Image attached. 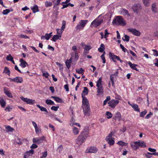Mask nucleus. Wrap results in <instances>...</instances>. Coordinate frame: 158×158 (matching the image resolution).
Wrapping results in <instances>:
<instances>
[{"label":"nucleus","instance_id":"1","mask_svg":"<svg viewBox=\"0 0 158 158\" xmlns=\"http://www.w3.org/2000/svg\"><path fill=\"white\" fill-rule=\"evenodd\" d=\"M88 132L87 131L81 132L76 140L77 144L79 145H80L83 143L88 136Z\"/></svg>","mask_w":158,"mask_h":158},{"label":"nucleus","instance_id":"2","mask_svg":"<svg viewBox=\"0 0 158 158\" xmlns=\"http://www.w3.org/2000/svg\"><path fill=\"white\" fill-rule=\"evenodd\" d=\"M113 24L116 25H121L124 26L126 24V23L121 16H117L114 19L113 22Z\"/></svg>","mask_w":158,"mask_h":158},{"label":"nucleus","instance_id":"3","mask_svg":"<svg viewBox=\"0 0 158 158\" xmlns=\"http://www.w3.org/2000/svg\"><path fill=\"white\" fill-rule=\"evenodd\" d=\"M100 15L95 19L91 23L90 27H97L102 22L103 20L102 19H99L98 18Z\"/></svg>","mask_w":158,"mask_h":158},{"label":"nucleus","instance_id":"4","mask_svg":"<svg viewBox=\"0 0 158 158\" xmlns=\"http://www.w3.org/2000/svg\"><path fill=\"white\" fill-rule=\"evenodd\" d=\"M88 22V20H81L77 25L76 27V29L80 30L83 29Z\"/></svg>","mask_w":158,"mask_h":158},{"label":"nucleus","instance_id":"5","mask_svg":"<svg viewBox=\"0 0 158 158\" xmlns=\"http://www.w3.org/2000/svg\"><path fill=\"white\" fill-rule=\"evenodd\" d=\"M85 115L89 116L90 115V110L89 105L82 106Z\"/></svg>","mask_w":158,"mask_h":158},{"label":"nucleus","instance_id":"6","mask_svg":"<svg viewBox=\"0 0 158 158\" xmlns=\"http://www.w3.org/2000/svg\"><path fill=\"white\" fill-rule=\"evenodd\" d=\"M127 30L134 35L139 36L140 35L141 32L135 28H128Z\"/></svg>","mask_w":158,"mask_h":158},{"label":"nucleus","instance_id":"7","mask_svg":"<svg viewBox=\"0 0 158 158\" xmlns=\"http://www.w3.org/2000/svg\"><path fill=\"white\" fill-rule=\"evenodd\" d=\"M20 98L24 102H26L27 104L30 105L33 104L35 102V100H32L27 98H25L22 96L20 97Z\"/></svg>","mask_w":158,"mask_h":158},{"label":"nucleus","instance_id":"8","mask_svg":"<svg viewBox=\"0 0 158 158\" xmlns=\"http://www.w3.org/2000/svg\"><path fill=\"white\" fill-rule=\"evenodd\" d=\"M119 101L114 99L111 100L108 103L109 106L111 108H114L115 106L118 103Z\"/></svg>","mask_w":158,"mask_h":158},{"label":"nucleus","instance_id":"9","mask_svg":"<svg viewBox=\"0 0 158 158\" xmlns=\"http://www.w3.org/2000/svg\"><path fill=\"white\" fill-rule=\"evenodd\" d=\"M44 138L45 137L44 136H42L40 137L34 138L33 139L32 142L33 143L39 144L42 143Z\"/></svg>","mask_w":158,"mask_h":158},{"label":"nucleus","instance_id":"10","mask_svg":"<svg viewBox=\"0 0 158 158\" xmlns=\"http://www.w3.org/2000/svg\"><path fill=\"white\" fill-rule=\"evenodd\" d=\"M142 8L141 4L139 3L135 4L132 7V9L134 12H138Z\"/></svg>","mask_w":158,"mask_h":158},{"label":"nucleus","instance_id":"11","mask_svg":"<svg viewBox=\"0 0 158 158\" xmlns=\"http://www.w3.org/2000/svg\"><path fill=\"white\" fill-rule=\"evenodd\" d=\"M98 151V148L96 147H91L88 148L86 150V153H95Z\"/></svg>","mask_w":158,"mask_h":158},{"label":"nucleus","instance_id":"12","mask_svg":"<svg viewBox=\"0 0 158 158\" xmlns=\"http://www.w3.org/2000/svg\"><path fill=\"white\" fill-rule=\"evenodd\" d=\"M72 50L74 51L75 52L74 53L72 52V54L74 57V60L77 61L79 58L78 54L77 52V48L75 45H74L72 47Z\"/></svg>","mask_w":158,"mask_h":158},{"label":"nucleus","instance_id":"13","mask_svg":"<svg viewBox=\"0 0 158 158\" xmlns=\"http://www.w3.org/2000/svg\"><path fill=\"white\" fill-rule=\"evenodd\" d=\"M73 60V61L75 62L76 61L74 60V57L72 55V57L70 58L69 60H67L65 64L66 66L69 69L70 67L71 64V63Z\"/></svg>","mask_w":158,"mask_h":158},{"label":"nucleus","instance_id":"14","mask_svg":"<svg viewBox=\"0 0 158 158\" xmlns=\"http://www.w3.org/2000/svg\"><path fill=\"white\" fill-rule=\"evenodd\" d=\"M81 95L82 98V106L89 105V101L82 94Z\"/></svg>","mask_w":158,"mask_h":158},{"label":"nucleus","instance_id":"15","mask_svg":"<svg viewBox=\"0 0 158 158\" xmlns=\"http://www.w3.org/2000/svg\"><path fill=\"white\" fill-rule=\"evenodd\" d=\"M110 56L111 57L112 59L114 62L116 61V60H119L121 63H122L123 62V60H120L119 57L118 56L115 55H113L112 54L110 53Z\"/></svg>","mask_w":158,"mask_h":158},{"label":"nucleus","instance_id":"16","mask_svg":"<svg viewBox=\"0 0 158 158\" xmlns=\"http://www.w3.org/2000/svg\"><path fill=\"white\" fill-rule=\"evenodd\" d=\"M134 143L137 144L139 147L144 148L146 147L145 143L142 141L138 140L137 141L134 142Z\"/></svg>","mask_w":158,"mask_h":158},{"label":"nucleus","instance_id":"17","mask_svg":"<svg viewBox=\"0 0 158 158\" xmlns=\"http://www.w3.org/2000/svg\"><path fill=\"white\" fill-rule=\"evenodd\" d=\"M9 79L10 81H14L17 83H21L23 81L22 78L20 77H16L13 79L10 78Z\"/></svg>","mask_w":158,"mask_h":158},{"label":"nucleus","instance_id":"18","mask_svg":"<svg viewBox=\"0 0 158 158\" xmlns=\"http://www.w3.org/2000/svg\"><path fill=\"white\" fill-rule=\"evenodd\" d=\"M4 93L9 97L12 98L13 96L10 91L8 90L6 87H4Z\"/></svg>","mask_w":158,"mask_h":158},{"label":"nucleus","instance_id":"19","mask_svg":"<svg viewBox=\"0 0 158 158\" xmlns=\"http://www.w3.org/2000/svg\"><path fill=\"white\" fill-rule=\"evenodd\" d=\"M52 32L50 33L49 34H46L45 35H42L41 37V39H46L47 40H48L52 36Z\"/></svg>","mask_w":158,"mask_h":158},{"label":"nucleus","instance_id":"20","mask_svg":"<svg viewBox=\"0 0 158 158\" xmlns=\"http://www.w3.org/2000/svg\"><path fill=\"white\" fill-rule=\"evenodd\" d=\"M20 65L22 68H24L27 65V63L22 58L20 59Z\"/></svg>","mask_w":158,"mask_h":158},{"label":"nucleus","instance_id":"21","mask_svg":"<svg viewBox=\"0 0 158 158\" xmlns=\"http://www.w3.org/2000/svg\"><path fill=\"white\" fill-rule=\"evenodd\" d=\"M131 106L134 109V110L136 111L139 112H140L139 109V106L137 104L133 103V105H131Z\"/></svg>","mask_w":158,"mask_h":158},{"label":"nucleus","instance_id":"22","mask_svg":"<svg viewBox=\"0 0 158 158\" xmlns=\"http://www.w3.org/2000/svg\"><path fill=\"white\" fill-rule=\"evenodd\" d=\"M80 129L76 127H73L72 128V131L74 135H78Z\"/></svg>","mask_w":158,"mask_h":158},{"label":"nucleus","instance_id":"23","mask_svg":"<svg viewBox=\"0 0 158 158\" xmlns=\"http://www.w3.org/2000/svg\"><path fill=\"white\" fill-rule=\"evenodd\" d=\"M97 93L98 94L97 95H102L103 93V87H97Z\"/></svg>","mask_w":158,"mask_h":158},{"label":"nucleus","instance_id":"24","mask_svg":"<svg viewBox=\"0 0 158 158\" xmlns=\"http://www.w3.org/2000/svg\"><path fill=\"white\" fill-rule=\"evenodd\" d=\"M36 106H37L40 109V110L41 111L45 112L47 113H48V111L46 108L43 106H40L39 104H37Z\"/></svg>","mask_w":158,"mask_h":158},{"label":"nucleus","instance_id":"25","mask_svg":"<svg viewBox=\"0 0 158 158\" xmlns=\"http://www.w3.org/2000/svg\"><path fill=\"white\" fill-rule=\"evenodd\" d=\"M31 9L32 10L33 13H35L39 11L38 7L36 5H35L31 7Z\"/></svg>","mask_w":158,"mask_h":158},{"label":"nucleus","instance_id":"26","mask_svg":"<svg viewBox=\"0 0 158 158\" xmlns=\"http://www.w3.org/2000/svg\"><path fill=\"white\" fill-rule=\"evenodd\" d=\"M51 98H53L57 102L62 103L63 102L61 98L58 97L52 96L51 97Z\"/></svg>","mask_w":158,"mask_h":158},{"label":"nucleus","instance_id":"27","mask_svg":"<svg viewBox=\"0 0 158 158\" xmlns=\"http://www.w3.org/2000/svg\"><path fill=\"white\" fill-rule=\"evenodd\" d=\"M102 78L101 77L97 82L96 86L97 87H103L102 85Z\"/></svg>","mask_w":158,"mask_h":158},{"label":"nucleus","instance_id":"28","mask_svg":"<svg viewBox=\"0 0 158 158\" xmlns=\"http://www.w3.org/2000/svg\"><path fill=\"white\" fill-rule=\"evenodd\" d=\"M23 140L22 139L18 137H16L15 139V142L19 144H22L23 143Z\"/></svg>","mask_w":158,"mask_h":158},{"label":"nucleus","instance_id":"29","mask_svg":"<svg viewBox=\"0 0 158 158\" xmlns=\"http://www.w3.org/2000/svg\"><path fill=\"white\" fill-rule=\"evenodd\" d=\"M131 146L132 149L134 150H136L139 149V147L137 144L135 143H131Z\"/></svg>","mask_w":158,"mask_h":158},{"label":"nucleus","instance_id":"30","mask_svg":"<svg viewBox=\"0 0 158 158\" xmlns=\"http://www.w3.org/2000/svg\"><path fill=\"white\" fill-rule=\"evenodd\" d=\"M61 35H55L53 36L52 38V40L53 41L56 42L57 40L60 39Z\"/></svg>","mask_w":158,"mask_h":158},{"label":"nucleus","instance_id":"31","mask_svg":"<svg viewBox=\"0 0 158 158\" xmlns=\"http://www.w3.org/2000/svg\"><path fill=\"white\" fill-rule=\"evenodd\" d=\"M115 119L120 121L121 120V115L120 113H117L115 115Z\"/></svg>","mask_w":158,"mask_h":158},{"label":"nucleus","instance_id":"32","mask_svg":"<svg viewBox=\"0 0 158 158\" xmlns=\"http://www.w3.org/2000/svg\"><path fill=\"white\" fill-rule=\"evenodd\" d=\"M13 10L12 8L10 9H6L5 10H4L2 12V14L4 15H7L10 12L12 11Z\"/></svg>","mask_w":158,"mask_h":158},{"label":"nucleus","instance_id":"33","mask_svg":"<svg viewBox=\"0 0 158 158\" xmlns=\"http://www.w3.org/2000/svg\"><path fill=\"white\" fill-rule=\"evenodd\" d=\"M109 144L110 145H113L114 143V138L113 139H106Z\"/></svg>","mask_w":158,"mask_h":158},{"label":"nucleus","instance_id":"34","mask_svg":"<svg viewBox=\"0 0 158 158\" xmlns=\"http://www.w3.org/2000/svg\"><path fill=\"white\" fill-rule=\"evenodd\" d=\"M105 49L104 45L103 44H101L100 47L98 48V51L100 52H102Z\"/></svg>","mask_w":158,"mask_h":158},{"label":"nucleus","instance_id":"35","mask_svg":"<svg viewBox=\"0 0 158 158\" xmlns=\"http://www.w3.org/2000/svg\"><path fill=\"white\" fill-rule=\"evenodd\" d=\"M73 119H72V118L71 119L72 122L73 121ZM69 125L70 126L72 127H74V125L77 126L78 127H81L79 123H75L74 122H71V123H69Z\"/></svg>","mask_w":158,"mask_h":158},{"label":"nucleus","instance_id":"36","mask_svg":"<svg viewBox=\"0 0 158 158\" xmlns=\"http://www.w3.org/2000/svg\"><path fill=\"white\" fill-rule=\"evenodd\" d=\"M0 104L2 107H4L6 105V102L1 97H0Z\"/></svg>","mask_w":158,"mask_h":158},{"label":"nucleus","instance_id":"37","mask_svg":"<svg viewBox=\"0 0 158 158\" xmlns=\"http://www.w3.org/2000/svg\"><path fill=\"white\" fill-rule=\"evenodd\" d=\"M121 14L124 15H129L128 13V11L125 9H122L121 11Z\"/></svg>","mask_w":158,"mask_h":158},{"label":"nucleus","instance_id":"38","mask_svg":"<svg viewBox=\"0 0 158 158\" xmlns=\"http://www.w3.org/2000/svg\"><path fill=\"white\" fill-rule=\"evenodd\" d=\"M45 102L47 105H54V102L50 99L46 100Z\"/></svg>","mask_w":158,"mask_h":158},{"label":"nucleus","instance_id":"39","mask_svg":"<svg viewBox=\"0 0 158 158\" xmlns=\"http://www.w3.org/2000/svg\"><path fill=\"white\" fill-rule=\"evenodd\" d=\"M128 64L130 67L133 69H136L135 68V66L137 65L136 64H132L131 62L129 61L128 62Z\"/></svg>","mask_w":158,"mask_h":158},{"label":"nucleus","instance_id":"40","mask_svg":"<svg viewBox=\"0 0 158 158\" xmlns=\"http://www.w3.org/2000/svg\"><path fill=\"white\" fill-rule=\"evenodd\" d=\"M35 133L38 135L41 133V129L39 127H38L35 129Z\"/></svg>","mask_w":158,"mask_h":158},{"label":"nucleus","instance_id":"41","mask_svg":"<svg viewBox=\"0 0 158 158\" xmlns=\"http://www.w3.org/2000/svg\"><path fill=\"white\" fill-rule=\"evenodd\" d=\"M144 5L146 6H148L150 5V0H142Z\"/></svg>","mask_w":158,"mask_h":158},{"label":"nucleus","instance_id":"42","mask_svg":"<svg viewBox=\"0 0 158 158\" xmlns=\"http://www.w3.org/2000/svg\"><path fill=\"white\" fill-rule=\"evenodd\" d=\"M117 144L121 146H127V143H125L124 142L122 141H118Z\"/></svg>","mask_w":158,"mask_h":158},{"label":"nucleus","instance_id":"43","mask_svg":"<svg viewBox=\"0 0 158 158\" xmlns=\"http://www.w3.org/2000/svg\"><path fill=\"white\" fill-rule=\"evenodd\" d=\"M114 133L112 132H110L107 136L106 137L105 139H113L114 138H112V136L113 135Z\"/></svg>","mask_w":158,"mask_h":158},{"label":"nucleus","instance_id":"44","mask_svg":"<svg viewBox=\"0 0 158 158\" xmlns=\"http://www.w3.org/2000/svg\"><path fill=\"white\" fill-rule=\"evenodd\" d=\"M85 51H88L92 48L91 47L90 45H85L84 47Z\"/></svg>","mask_w":158,"mask_h":158},{"label":"nucleus","instance_id":"45","mask_svg":"<svg viewBox=\"0 0 158 158\" xmlns=\"http://www.w3.org/2000/svg\"><path fill=\"white\" fill-rule=\"evenodd\" d=\"M45 5L46 7L50 6L52 5V3L51 2L46 1L45 3Z\"/></svg>","mask_w":158,"mask_h":158},{"label":"nucleus","instance_id":"46","mask_svg":"<svg viewBox=\"0 0 158 158\" xmlns=\"http://www.w3.org/2000/svg\"><path fill=\"white\" fill-rule=\"evenodd\" d=\"M130 37L129 36L125 35L124 37L123 38V40L124 41H125L127 42H128L129 40Z\"/></svg>","mask_w":158,"mask_h":158},{"label":"nucleus","instance_id":"47","mask_svg":"<svg viewBox=\"0 0 158 158\" xmlns=\"http://www.w3.org/2000/svg\"><path fill=\"white\" fill-rule=\"evenodd\" d=\"M110 96H107L106 97V99L104 101L103 105L105 106L106 105L107 102L110 100Z\"/></svg>","mask_w":158,"mask_h":158},{"label":"nucleus","instance_id":"48","mask_svg":"<svg viewBox=\"0 0 158 158\" xmlns=\"http://www.w3.org/2000/svg\"><path fill=\"white\" fill-rule=\"evenodd\" d=\"M156 5L155 4H152V10L153 12L155 13H156L157 12V10L156 8Z\"/></svg>","mask_w":158,"mask_h":158},{"label":"nucleus","instance_id":"49","mask_svg":"<svg viewBox=\"0 0 158 158\" xmlns=\"http://www.w3.org/2000/svg\"><path fill=\"white\" fill-rule=\"evenodd\" d=\"M106 115L107 116V118L109 119L111 118L112 116V114L109 112H106Z\"/></svg>","mask_w":158,"mask_h":158},{"label":"nucleus","instance_id":"50","mask_svg":"<svg viewBox=\"0 0 158 158\" xmlns=\"http://www.w3.org/2000/svg\"><path fill=\"white\" fill-rule=\"evenodd\" d=\"M147 113V111L145 110L144 111L141 112L140 114V116L141 117H143L144 115H145Z\"/></svg>","mask_w":158,"mask_h":158},{"label":"nucleus","instance_id":"51","mask_svg":"<svg viewBox=\"0 0 158 158\" xmlns=\"http://www.w3.org/2000/svg\"><path fill=\"white\" fill-rule=\"evenodd\" d=\"M6 128L8 131L12 132L14 130V129L9 126H7L6 127Z\"/></svg>","mask_w":158,"mask_h":158},{"label":"nucleus","instance_id":"52","mask_svg":"<svg viewBox=\"0 0 158 158\" xmlns=\"http://www.w3.org/2000/svg\"><path fill=\"white\" fill-rule=\"evenodd\" d=\"M83 93H85L84 95H87L88 94V89L86 87H84V89L83 91Z\"/></svg>","mask_w":158,"mask_h":158},{"label":"nucleus","instance_id":"53","mask_svg":"<svg viewBox=\"0 0 158 158\" xmlns=\"http://www.w3.org/2000/svg\"><path fill=\"white\" fill-rule=\"evenodd\" d=\"M115 74H112L110 76V79L111 81L112 85L113 86L114 84V76Z\"/></svg>","mask_w":158,"mask_h":158},{"label":"nucleus","instance_id":"54","mask_svg":"<svg viewBox=\"0 0 158 158\" xmlns=\"http://www.w3.org/2000/svg\"><path fill=\"white\" fill-rule=\"evenodd\" d=\"M6 59L8 60L11 61L13 60V58L11 56L10 54H9L8 56H7Z\"/></svg>","mask_w":158,"mask_h":158},{"label":"nucleus","instance_id":"55","mask_svg":"<svg viewBox=\"0 0 158 158\" xmlns=\"http://www.w3.org/2000/svg\"><path fill=\"white\" fill-rule=\"evenodd\" d=\"M65 24H66V22L65 21L63 20L62 21V26L60 29L63 31H64V29L65 28Z\"/></svg>","mask_w":158,"mask_h":158},{"label":"nucleus","instance_id":"56","mask_svg":"<svg viewBox=\"0 0 158 158\" xmlns=\"http://www.w3.org/2000/svg\"><path fill=\"white\" fill-rule=\"evenodd\" d=\"M42 153L43 155L42 156L40 157V158H45L47 156V151H46L44 152H42Z\"/></svg>","mask_w":158,"mask_h":158},{"label":"nucleus","instance_id":"57","mask_svg":"<svg viewBox=\"0 0 158 158\" xmlns=\"http://www.w3.org/2000/svg\"><path fill=\"white\" fill-rule=\"evenodd\" d=\"M110 33L108 32V30L106 29L105 31V35L104 38L105 39H106V40L107 39V35H109Z\"/></svg>","mask_w":158,"mask_h":158},{"label":"nucleus","instance_id":"58","mask_svg":"<svg viewBox=\"0 0 158 158\" xmlns=\"http://www.w3.org/2000/svg\"><path fill=\"white\" fill-rule=\"evenodd\" d=\"M56 31L57 33L58 34V35H61L63 32V31L60 29H56Z\"/></svg>","mask_w":158,"mask_h":158},{"label":"nucleus","instance_id":"59","mask_svg":"<svg viewBox=\"0 0 158 158\" xmlns=\"http://www.w3.org/2000/svg\"><path fill=\"white\" fill-rule=\"evenodd\" d=\"M18 70V71L21 73H23V74H26L27 73H29V72L27 71H26V70Z\"/></svg>","mask_w":158,"mask_h":158},{"label":"nucleus","instance_id":"60","mask_svg":"<svg viewBox=\"0 0 158 158\" xmlns=\"http://www.w3.org/2000/svg\"><path fill=\"white\" fill-rule=\"evenodd\" d=\"M105 52H104L103 53L101 56V57L102 59V60L103 61V63H105L106 62V61L105 60Z\"/></svg>","mask_w":158,"mask_h":158},{"label":"nucleus","instance_id":"61","mask_svg":"<svg viewBox=\"0 0 158 158\" xmlns=\"http://www.w3.org/2000/svg\"><path fill=\"white\" fill-rule=\"evenodd\" d=\"M152 51L153 52V55L156 56H158V51L156 50L152 49Z\"/></svg>","mask_w":158,"mask_h":158},{"label":"nucleus","instance_id":"62","mask_svg":"<svg viewBox=\"0 0 158 158\" xmlns=\"http://www.w3.org/2000/svg\"><path fill=\"white\" fill-rule=\"evenodd\" d=\"M59 108V106H52L51 108V109L52 110H54L55 111H56L57 110L58 108Z\"/></svg>","mask_w":158,"mask_h":158},{"label":"nucleus","instance_id":"63","mask_svg":"<svg viewBox=\"0 0 158 158\" xmlns=\"http://www.w3.org/2000/svg\"><path fill=\"white\" fill-rule=\"evenodd\" d=\"M43 76L46 77V78H48V76L49 75V73L47 72H43Z\"/></svg>","mask_w":158,"mask_h":158},{"label":"nucleus","instance_id":"64","mask_svg":"<svg viewBox=\"0 0 158 158\" xmlns=\"http://www.w3.org/2000/svg\"><path fill=\"white\" fill-rule=\"evenodd\" d=\"M120 47L122 49V50L124 52H126V51H127V50L123 46L122 44H120Z\"/></svg>","mask_w":158,"mask_h":158}]
</instances>
